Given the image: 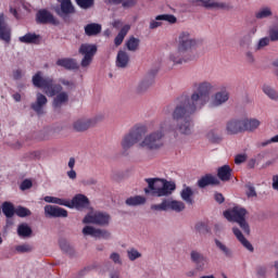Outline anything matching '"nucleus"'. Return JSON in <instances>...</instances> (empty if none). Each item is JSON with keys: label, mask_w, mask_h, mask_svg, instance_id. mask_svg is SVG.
<instances>
[{"label": "nucleus", "mask_w": 278, "mask_h": 278, "mask_svg": "<svg viewBox=\"0 0 278 278\" xmlns=\"http://www.w3.org/2000/svg\"><path fill=\"white\" fill-rule=\"evenodd\" d=\"M194 91L189 98L188 96H180L175 101V109L172 113L174 121H184L178 129L180 134L185 136H190L192 134V119L190 116L197 112V110H202L210 102V94L214 92V85L210 81H202L194 85Z\"/></svg>", "instance_id": "f257e3e1"}, {"label": "nucleus", "mask_w": 278, "mask_h": 278, "mask_svg": "<svg viewBox=\"0 0 278 278\" xmlns=\"http://www.w3.org/2000/svg\"><path fill=\"white\" fill-rule=\"evenodd\" d=\"M33 85L35 88L43 90L47 97H54L52 101V108H54V110H60L62 105L68 103V93L62 91V85L54 84L51 77H42V72H37L33 76Z\"/></svg>", "instance_id": "f03ea898"}, {"label": "nucleus", "mask_w": 278, "mask_h": 278, "mask_svg": "<svg viewBox=\"0 0 278 278\" xmlns=\"http://www.w3.org/2000/svg\"><path fill=\"white\" fill-rule=\"evenodd\" d=\"M177 50L169 54V62H173L174 65L192 62L194 58L190 54V51L197 47V40L192 38L190 33H180L177 39Z\"/></svg>", "instance_id": "7ed1b4c3"}, {"label": "nucleus", "mask_w": 278, "mask_h": 278, "mask_svg": "<svg viewBox=\"0 0 278 278\" xmlns=\"http://www.w3.org/2000/svg\"><path fill=\"white\" fill-rule=\"evenodd\" d=\"M172 129L173 127L168 125V123H161L156 130L150 132L143 138L140 147L149 149V151H157V149H162V147H164V137L166 136V131H170Z\"/></svg>", "instance_id": "20e7f679"}, {"label": "nucleus", "mask_w": 278, "mask_h": 278, "mask_svg": "<svg viewBox=\"0 0 278 278\" xmlns=\"http://www.w3.org/2000/svg\"><path fill=\"white\" fill-rule=\"evenodd\" d=\"M247 208L240 206H235L231 210L224 212V216L229 223H237L242 231L249 236V233H251V228L249 227V223H247Z\"/></svg>", "instance_id": "39448f33"}, {"label": "nucleus", "mask_w": 278, "mask_h": 278, "mask_svg": "<svg viewBox=\"0 0 278 278\" xmlns=\"http://www.w3.org/2000/svg\"><path fill=\"white\" fill-rule=\"evenodd\" d=\"M148 128L144 125L134 126L128 134H126L122 139L123 151H129L134 144H138L142 138L147 135Z\"/></svg>", "instance_id": "423d86ee"}, {"label": "nucleus", "mask_w": 278, "mask_h": 278, "mask_svg": "<svg viewBox=\"0 0 278 278\" xmlns=\"http://www.w3.org/2000/svg\"><path fill=\"white\" fill-rule=\"evenodd\" d=\"M78 53H80V55H84L80 62V66L83 68H88V66L92 64L94 55H97V47L90 43H83L80 45Z\"/></svg>", "instance_id": "0eeeda50"}, {"label": "nucleus", "mask_w": 278, "mask_h": 278, "mask_svg": "<svg viewBox=\"0 0 278 278\" xmlns=\"http://www.w3.org/2000/svg\"><path fill=\"white\" fill-rule=\"evenodd\" d=\"M83 223L85 225H99L100 227H105V225H110V214L101 212L91 213L84 217Z\"/></svg>", "instance_id": "6e6552de"}, {"label": "nucleus", "mask_w": 278, "mask_h": 278, "mask_svg": "<svg viewBox=\"0 0 278 278\" xmlns=\"http://www.w3.org/2000/svg\"><path fill=\"white\" fill-rule=\"evenodd\" d=\"M36 23L38 25H60V21L47 9H41L36 13Z\"/></svg>", "instance_id": "1a4fd4ad"}, {"label": "nucleus", "mask_w": 278, "mask_h": 278, "mask_svg": "<svg viewBox=\"0 0 278 278\" xmlns=\"http://www.w3.org/2000/svg\"><path fill=\"white\" fill-rule=\"evenodd\" d=\"M148 182V188L144 189L146 194H151L152 197H162L160 194L164 179L162 178H146Z\"/></svg>", "instance_id": "9d476101"}, {"label": "nucleus", "mask_w": 278, "mask_h": 278, "mask_svg": "<svg viewBox=\"0 0 278 278\" xmlns=\"http://www.w3.org/2000/svg\"><path fill=\"white\" fill-rule=\"evenodd\" d=\"M226 134L228 136H237V134H244L242 119L232 118L226 123Z\"/></svg>", "instance_id": "9b49d317"}, {"label": "nucleus", "mask_w": 278, "mask_h": 278, "mask_svg": "<svg viewBox=\"0 0 278 278\" xmlns=\"http://www.w3.org/2000/svg\"><path fill=\"white\" fill-rule=\"evenodd\" d=\"M45 215L49 218H66L68 216V211L60 206L46 205Z\"/></svg>", "instance_id": "f8f14e48"}, {"label": "nucleus", "mask_w": 278, "mask_h": 278, "mask_svg": "<svg viewBox=\"0 0 278 278\" xmlns=\"http://www.w3.org/2000/svg\"><path fill=\"white\" fill-rule=\"evenodd\" d=\"M0 40H3L7 45L12 41V28L5 23V16L0 14Z\"/></svg>", "instance_id": "ddd939ff"}, {"label": "nucleus", "mask_w": 278, "mask_h": 278, "mask_svg": "<svg viewBox=\"0 0 278 278\" xmlns=\"http://www.w3.org/2000/svg\"><path fill=\"white\" fill-rule=\"evenodd\" d=\"M84 236H91L92 238H102L103 240H110L112 233L108 230L97 229L92 226H86L83 229Z\"/></svg>", "instance_id": "4468645a"}, {"label": "nucleus", "mask_w": 278, "mask_h": 278, "mask_svg": "<svg viewBox=\"0 0 278 278\" xmlns=\"http://www.w3.org/2000/svg\"><path fill=\"white\" fill-rule=\"evenodd\" d=\"M48 101L49 100L47 99V96L38 92L36 102L31 103L30 108L34 110V112H36L38 116H42V114H45L43 108Z\"/></svg>", "instance_id": "2eb2a0df"}, {"label": "nucleus", "mask_w": 278, "mask_h": 278, "mask_svg": "<svg viewBox=\"0 0 278 278\" xmlns=\"http://www.w3.org/2000/svg\"><path fill=\"white\" fill-rule=\"evenodd\" d=\"M88 205H90V200L81 193L76 194L70 202V207H76V210H83V207H88Z\"/></svg>", "instance_id": "dca6fc26"}, {"label": "nucleus", "mask_w": 278, "mask_h": 278, "mask_svg": "<svg viewBox=\"0 0 278 278\" xmlns=\"http://www.w3.org/2000/svg\"><path fill=\"white\" fill-rule=\"evenodd\" d=\"M229 101V91L227 89H223L214 94L211 105L213 108H218L223 105V103H227Z\"/></svg>", "instance_id": "f3484780"}, {"label": "nucleus", "mask_w": 278, "mask_h": 278, "mask_svg": "<svg viewBox=\"0 0 278 278\" xmlns=\"http://www.w3.org/2000/svg\"><path fill=\"white\" fill-rule=\"evenodd\" d=\"M218 184H220V180H218V178H216V176L212 174H206L205 176H202L197 182L198 188H207V186H218Z\"/></svg>", "instance_id": "a211bd4d"}, {"label": "nucleus", "mask_w": 278, "mask_h": 278, "mask_svg": "<svg viewBox=\"0 0 278 278\" xmlns=\"http://www.w3.org/2000/svg\"><path fill=\"white\" fill-rule=\"evenodd\" d=\"M191 262L195 264L198 270H203L207 266V258L198 251H191Z\"/></svg>", "instance_id": "6ab92c4d"}, {"label": "nucleus", "mask_w": 278, "mask_h": 278, "mask_svg": "<svg viewBox=\"0 0 278 278\" xmlns=\"http://www.w3.org/2000/svg\"><path fill=\"white\" fill-rule=\"evenodd\" d=\"M56 66H62L66 71H77L79 65L77 64V60L71 58H63L56 61Z\"/></svg>", "instance_id": "aec40b11"}, {"label": "nucleus", "mask_w": 278, "mask_h": 278, "mask_svg": "<svg viewBox=\"0 0 278 278\" xmlns=\"http://www.w3.org/2000/svg\"><path fill=\"white\" fill-rule=\"evenodd\" d=\"M23 45H40L42 37L36 35V33H27L26 35L18 38Z\"/></svg>", "instance_id": "412c9836"}, {"label": "nucleus", "mask_w": 278, "mask_h": 278, "mask_svg": "<svg viewBox=\"0 0 278 278\" xmlns=\"http://www.w3.org/2000/svg\"><path fill=\"white\" fill-rule=\"evenodd\" d=\"M243 132L244 131H255L262 125V122L257 118H244L242 119Z\"/></svg>", "instance_id": "4be33fe9"}, {"label": "nucleus", "mask_w": 278, "mask_h": 278, "mask_svg": "<svg viewBox=\"0 0 278 278\" xmlns=\"http://www.w3.org/2000/svg\"><path fill=\"white\" fill-rule=\"evenodd\" d=\"M232 232L236 236V238L239 240V242H241V244L251 253H253L254 248L253 244H251V242H249V240H247V238H244V235H242V231L239 230V228H232Z\"/></svg>", "instance_id": "5701e85b"}, {"label": "nucleus", "mask_w": 278, "mask_h": 278, "mask_svg": "<svg viewBox=\"0 0 278 278\" xmlns=\"http://www.w3.org/2000/svg\"><path fill=\"white\" fill-rule=\"evenodd\" d=\"M129 64V54L127 52L119 50L116 56V66L117 68H127Z\"/></svg>", "instance_id": "b1692460"}, {"label": "nucleus", "mask_w": 278, "mask_h": 278, "mask_svg": "<svg viewBox=\"0 0 278 278\" xmlns=\"http://www.w3.org/2000/svg\"><path fill=\"white\" fill-rule=\"evenodd\" d=\"M194 195V191H192V188L190 187H185L181 192L180 197L187 205H194V199L192 198Z\"/></svg>", "instance_id": "393cba45"}, {"label": "nucleus", "mask_w": 278, "mask_h": 278, "mask_svg": "<svg viewBox=\"0 0 278 278\" xmlns=\"http://www.w3.org/2000/svg\"><path fill=\"white\" fill-rule=\"evenodd\" d=\"M231 167L229 165H224L217 169V177L220 181H229L231 179Z\"/></svg>", "instance_id": "a878e982"}, {"label": "nucleus", "mask_w": 278, "mask_h": 278, "mask_svg": "<svg viewBox=\"0 0 278 278\" xmlns=\"http://www.w3.org/2000/svg\"><path fill=\"white\" fill-rule=\"evenodd\" d=\"M129 29H131V26L129 24L124 25L117 36L114 39L115 47H121L123 45V41L125 40V36L129 34Z\"/></svg>", "instance_id": "bb28decb"}, {"label": "nucleus", "mask_w": 278, "mask_h": 278, "mask_svg": "<svg viewBox=\"0 0 278 278\" xmlns=\"http://www.w3.org/2000/svg\"><path fill=\"white\" fill-rule=\"evenodd\" d=\"M176 188L177 186L175 182L163 179V187L159 194H161V197H168V194H173V191H175Z\"/></svg>", "instance_id": "cd10ccee"}, {"label": "nucleus", "mask_w": 278, "mask_h": 278, "mask_svg": "<svg viewBox=\"0 0 278 278\" xmlns=\"http://www.w3.org/2000/svg\"><path fill=\"white\" fill-rule=\"evenodd\" d=\"M101 29V24L90 23L85 26V34L86 36H99Z\"/></svg>", "instance_id": "c85d7f7f"}, {"label": "nucleus", "mask_w": 278, "mask_h": 278, "mask_svg": "<svg viewBox=\"0 0 278 278\" xmlns=\"http://www.w3.org/2000/svg\"><path fill=\"white\" fill-rule=\"evenodd\" d=\"M75 131H86L92 127L91 119H78L73 125Z\"/></svg>", "instance_id": "c756f323"}, {"label": "nucleus", "mask_w": 278, "mask_h": 278, "mask_svg": "<svg viewBox=\"0 0 278 278\" xmlns=\"http://www.w3.org/2000/svg\"><path fill=\"white\" fill-rule=\"evenodd\" d=\"M147 203V198L142 195H135L126 199V205H129L130 207H136L138 205H144Z\"/></svg>", "instance_id": "7c9ffc66"}, {"label": "nucleus", "mask_w": 278, "mask_h": 278, "mask_svg": "<svg viewBox=\"0 0 278 278\" xmlns=\"http://www.w3.org/2000/svg\"><path fill=\"white\" fill-rule=\"evenodd\" d=\"M167 210H173V212H184L186 210V204L177 200H167Z\"/></svg>", "instance_id": "2f4dec72"}, {"label": "nucleus", "mask_w": 278, "mask_h": 278, "mask_svg": "<svg viewBox=\"0 0 278 278\" xmlns=\"http://www.w3.org/2000/svg\"><path fill=\"white\" fill-rule=\"evenodd\" d=\"M59 247H60L61 251H63V253H66L67 255H70V257H73V255H75V249H73V247H71V243H68V241H66V239H60Z\"/></svg>", "instance_id": "473e14b6"}, {"label": "nucleus", "mask_w": 278, "mask_h": 278, "mask_svg": "<svg viewBox=\"0 0 278 278\" xmlns=\"http://www.w3.org/2000/svg\"><path fill=\"white\" fill-rule=\"evenodd\" d=\"M2 213L7 218H12L14 214H16V208H14V204L11 202H3L2 203Z\"/></svg>", "instance_id": "72a5a7b5"}, {"label": "nucleus", "mask_w": 278, "mask_h": 278, "mask_svg": "<svg viewBox=\"0 0 278 278\" xmlns=\"http://www.w3.org/2000/svg\"><path fill=\"white\" fill-rule=\"evenodd\" d=\"M61 12L62 14H75V7H73V2L71 0H62L61 2Z\"/></svg>", "instance_id": "f704fd0d"}, {"label": "nucleus", "mask_w": 278, "mask_h": 278, "mask_svg": "<svg viewBox=\"0 0 278 278\" xmlns=\"http://www.w3.org/2000/svg\"><path fill=\"white\" fill-rule=\"evenodd\" d=\"M215 245L217 247V249H219V251H222V253L225 255V257H232L233 252L231 251V249H229L220 240L215 239Z\"/></svg>", "instance_id": "c9c22d12"}, {"label": "nucleus", "mask_w": 278, "mask_h": 278, "mask_svg": "<svg viewBox=\"0 0 278 278\" xmlns=\"http://www.w3.org/2000/svg\"><path fill=\"white\" fill-rule=\"evenodd\" d=\"M31 233V227L27 226V224H21L17 227V235L20 236V238H29Z\"/></svg>", "instance_id": "e433bc0d"}, {"label": "nucleus", "mask_w": 278, "mask_h": 278, "mask_svg": "<svg viewBox=\"0 0 278 278\" xmlns=\"http://www.w3.org/2000/svg\"><path fill=\"white\" fill-rule=\"evenodd\" d=\"M126 47L128 51H138V47H140V39L130 37L126 42Z\"/></svg>", "instance_id": "4c0bfd02"}, {"label": "nucleus", "mask_w": 278, "mask_h": 278, "mask_svg": "<svg viewBox=\"0 0 278 278\" xmlns=\"http://www.w3.org/2000/svg\"><path fill=\"white\" fill-rule=\"evenodd\" d=\"M263 92H264V94H266V97L271 99V101H277L278 93L273 89V87H270L268 85H264L263 86Z\"/></svg>", "instance_id": "58836bf2"}, {"label": "nucleus", "mask_w": 278, "mask_h": 278, "mask_svg": "<svg viewBox=\"0 0 278 278\" xmlns=\"http://www.w3.org/2000/svg\"><path fill=\"white\" fill-rule=\"evenodd\" d=\"M155 21H166V23L174 25V23H177V17L173 14H161L155 17Z\"/></svg>", "instance_id": "ea45409f"}, {"label": "nucleus", "mask_w": 278, "mask_h": 278, "mask_svg": "<svg viewBox=\"0 0 278 278\" xmlns=\"http://www.w3.org/2000/svg\"><path fill=\"white\" fill-rule=\"evenodd\" d=\"M15 214L16 216H20V218H25L26 216H31V211L24 206H17L15 208Z\"/></svg>", "instance_id": "a19ab883"}, {"label": "nucleus", "mask_w": 278, "mask_h": 278, "mask_svg": "<svg viewBox=\"0 0 278 278\" xmlns=\"http://www.w3.org/2000/svg\"><path fill=\"white\" fill-rule=\"evenodd\" d=\"M268 16H273V11H270V8H263L255 13L256 18H268Z\"/></svg>", "instance_id": "79ce46f5"}, {"label": "nucleus", "mask_w": 278, "mask_h": 278, "mask_svg": "<svg viewBox=\"0 0 278 278\" xmlns=\"http://www.w3.org/2000/svg\"><path fill=\"white\" fill-rule=\"evenodd\" d=\"M76 3L81 10H90L94 5V0H76Z\"/></svg>", "instance_id": "37998d69"}, {"label": "nucleus", "mask_w": 278, "mask_h": 278, "mask_svg": "<svg viewBox=\"0 0 278 278\" xmlns=\"http://www.w3.org/2000/svg\"><path fill=\"white\" fill-rule=\"evenodd\" d=\"M15 251H17V253H31V251H34V247L29 243H24L16 245Z\"/></svg>", "instance_id": "c03bdc74"}, {"label": "nucleus", "mask_w": 278, "mask_h": 278, "mask_svg": "<svg viewBox=\"0 0 278 278\" xmlns=\"http://www.w3.org/2000/svg\"><path fill=\"white\" fill-rule=\"evenodd\" d=\"M151 210L154 212H166L168 210V200H164L161 204L151 205Z\"/></svg>", "instance_id": "a18cd8bd"}, {"label": "nucleus", "mask_w": 278, "mask_h": 278, "mask_svg": "<svg viewBox=\"0 0 278 278\" xmlns=\"http://www.w3.org/2000/svg\"><path fill=\"white\" fill-rule=\"evenodd\" d=\"M127 255L130 262H136L139 257H142V254L134 248L127 251Z\"/></svg>", "instance_id": "49530a36"}, {"label": "nucleus", "mask_w": 278, "mask_h": 278, "mask_svg": "<svg viewBox=\"0 0 278 278\" xmlns=\"http://www.w3.org/2000/svg\"><path fill=\"white\" fill-rule=\"evenodd\" d=\"M247 191L245 194L248 199H253L254 197H257V191H255V187L251 182L245 185Z\"/></svg>", "instance_id": "de8ad7c7"}, {"label": "nucleus", "mask_w": 278, "mask_h": 278, "mask_svg": "<svg viewBox=\"0 0 278 278\" xmlns=\"http://www.w3.org/2000/svg\"><path fill=\"white\" fill-rule=\"evenodd\" d=\"M211 8H216L217 10H231V5L227 2H212Z\"/></svg>", "instance_id": "09e8293b"}, {"label": "nucleus", "mask_w": 278, "mask_h": 278, "mask_svg": "<svg viewBox=\"0 0 278 278\" xmlns=\"http://www.w3.org/2000/svg\"><path fill=\"white\" fill-rule=\"evenodd\" d=\"M269 45H270V37L261 38L256 46V51H260L261 49H264V47H268Z\"/></svg>", "instance_id": "8fccbe9b"}, {"label": "nucleus", "mask_w": 278, "mask_h": 278, "mask_svg": "<svg viewBox=\"0 0 278 278\" xmlns=\"http://www.w3.org/2000/svg\"><path fill=\"white\" fill-rule=\"evenodd\" d=\"M268 34H269V39L271 42H278V28L277 27H270Z\"/></svg>", "instance_id": "3c124183"}, {"label": "nucleus", "mask_w": 278, "mask_h": 278, "mask_svg": "<svg viewBox=\"0 0 278 278\" xmlns=\"http://www.w3.org/2000/svg\"><path fill=\"white\" fill-rule=\"evenodd\" d=\"M267 273H268V267L262 266V265L256 267V275H257V277L266 278V274Z\"/></svg>", "instance_id": "603ef678"}, {"label": "nucleus", "mask_w": 278, "mask_h": 278, "mask_svg": "<svg viewBox=\"0 0 278 278\" xmlns=\"http://www.w3.org/2000/svg\"><path fill=\"white\" fill-rule=\"evenodd\" d=\"M207 138H208V140H211V142H220V140H223V137L214 134V130H211L207 134Z\"/></svg>", "instance_id": "864d4df0"}, {"label": "nucleus", "mask_w": 278, "mask_h": 278, "mask_svg": "<svg viewBox=\"0 0 278 278\" xmlns=\"http://www.w3.org/2000/svg\"><path fill=\"white\" fill-rule=\"evenodd\" d=\"M197 5H203V8H212V0H191Z\"/></svg>", "instance_id": "5fc2aeb1"}, {"label": "nucleus", "mask_w": 278, "mask_h": 278, "mask_svg": "<svg viewBox=\"0 0 278 278\" xmlns=\"http://www.w3.org/2000/svg\"><path fill=\"white\" fill-rule=\"evenodd\" d=\"M55 205H64L65 207H71V201L66 199L55 198L54 199Z\"/></svg>", "instance_id": "6e6d98bb"}, {"label": "nucleus", "mask_w": 278, "mask_h": 278, "mask_svg": "<svg viewBox=\"0 0 278 278\" xmlns=\"http://www.w3.org/2000/svg\"><path fill=\"white\" fill-rule=\"evenodd\" d=\"M153 85V80H143L140 83L139 85V92H142V90H147V88H149V86Z\"/></svg>", "instance_id": "4d7b16f0"}, {"label": "nucleus", "mask_w": 278, "mask_h": 278, "mask_svg": "<svg viewBox=\"0 0 278 278\" xmlns=\"http://www.w3.org/2000/svg\"><path fill=\"white\" fill-rule=\"evenodd\" d=\"M31 186H34V184L31 182V180L29 179H25L22 184H21V190H29V188H31Z\"/></svg>", "instance_id": "13d9d810"}, {"label": "nucleus", "mask_w": 278, "mask_h": 278, "mask_svg": "<svg viewBox=\"0 0 278 278\" xmlns=\"http://www.w3.org/2000/svg\"><path fill=\"white\" fill-rule=\"evenodd\" d=\"M138 3V0H123L122 5L123 8H134Z\"/></svg>", "instance_id": "bf43d9fd"}, {"label": "nucleus", "mask_w": 278, "mask_h": 278, "mask_svg": "<svg viewBox=\"0 0 278 278\" xmlns=\"http://www.w3.org/2000/svg\"><path fill=\"white\" fill-rule=\"evenodd\" d=\"M240 47H249V45H251V37L249 35L244 36L240 42H239Z\"/></svg>", "instance_id": "052dcab7"}, {"label": "nucleus", "mask_w": 278, "mask_h": 278, "mask_svg": "<svg viewBox=\"0 0 278 278\" xmlns=\"http://www.w3.org/2000/svg\"><path fill=\"white\" fill-rule=\"evenodd\" d=\"M273 142H278V135L271 137L270 139L263 141L261 147H268V144H273Z\"/></svg>", "instance_id": "680f3d73"}, {"label": "nucleus", "mask_w": 278, "mask_h": 278, "mask_svg": "<svg viewBox=\"0 0 278 278\" xmlns=\"http://www.w3.org/2000/svg\"><path fill=\"white\" fill-rule=\"evenodd\" d=\"M59 81L60 84H62L63 86H66L67 88H75V83L73 80L61 78Z\"/></svg>", "instance_id": "e2e57ef3"}, {"label": "nucleus", "mask_w": 278, "mask_h": 278, "mask_svg": "<svg viewBox=\"0 0 278 278\" xmlns=\"http://www.w3.org/2000/svg\"><path fill=\"white\" fill-rule=\"evenodd\" d=\"M244 162H247V155L244 154H238L235 157V164H244Z\"/></svg>", "instance_id": "0e129e2a"}, {"label": "nucleus", "mask_w": 278, "mask_h": 278, "mask_svg": "<svg viewBox=\"0 0 278 278\" xmlns=\"http://www.w3.org/2000/svg\"><path fill=\"white\" fill-rule=\"evenodd\" d=\"M110 258L112 260V262H114V264H122L121 255L116 252L112 253Z\"/></svg>", "instance_id": "69168bd1"}, {"label": "nucleus", "mask_w": 278, "mask_h": 278, "mask_svg": "<svg viewBox=\"0 0 278 278\" xmlns=\"http://www.w3.org/2000/svg\"><path fill=\"white\" fill-rule=\"evenodd\" d=\"M214 199L217 203H225V197L223 195V193H218L216 192L214 195Z\"/></svg>", "instance_id": "338daca9"}, {"label": "nucleus", "mask_w": 278, "mask_h": 278, "mask_svg": "<svg viewBox=\"0 0 278 278\" xmlns=\"http://www.w3.org/2000/svg\"><path fill=\"white\" fill-rule=\"evenodd\" d=\"M273 189L278 191V175L273 176Z\"/></svg>", "instance_id": "774afa93"}]
</instances>
